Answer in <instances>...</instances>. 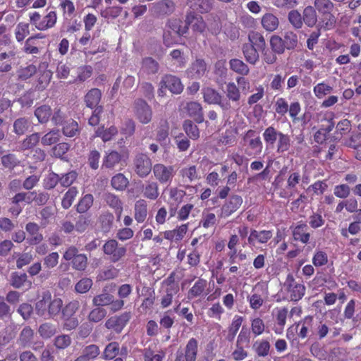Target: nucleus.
Instances as JSON below:
<instances>
[{"label": "nucleus", "mask_w": 361, "mask_h": 361, "mask_svg": "<svg viewBox=\"0 0 361 361\" xmlns=\"http://www.w3.org/2000/svg\"><path fill=\"white\" fill-rule=\"evenodd\" d=\"M63 306V300L59 298H52L49 290L44 291L39 299L35 304L36 314L44 319H52L61 312Z\"/></svg>", "instance_id": "1"}, {"label": "nucleus", "mask_w": 361, "mask_h": 361, "mask_svg": "<svg viewBox=\"0 0 361 361\" xmlns=\"http://www.w3.org/2000/svg\"><path fill=\"white\" fill-rule=\"evenodd\" d=\"M283 288L286 292L288 298L291 301H299L305 293V285L296 281L291 274L287 275Z\"/></svg>", "instance_id": "2"}, {"label": "nucleus", "mask_w": 361, "mask_h": 361, "mask_svg": "<svg viewBox=\"0 0 361 361\" xmlns=\"http://www.w3.org/2000/svg\"><path fill=\"white\" fill-rule=\"evenodd\" d=\"M153 174L161 184H170L176 174L173 166L156 164L152 168Z\"/></svg>", "instance_id": "3"}, {"label": "nucleus", "mask_w": 361, "mask_h": 361, "mask_svg": "<svg viewBox=\"0 0 361 361\" xmlns=\"http://www.w3.org/2000/svg\"><path fill=\"white\" fill-rule=\"evenodd\" d=\"M103 251L104 254L110 256L111 262H116L126 255L127 250L123 245L118 244L117 240L111 239L104 244Z\"/></svg>", "instance_id": "4"}, {"label": "nucleus", "mask_w": 361, "mask_h": 361, "mask_svg": "<svg viewBox=\"0 0 361 361\" xmlns=\"http://www.w3.org/2000/svg\"><path fill=\"white\" fill-rule=\"evenodd\" d=\"M185 21V25L188 27H190L194 33L207 35V23L204 21L203 18L199 14H197L193 11H189L187 13Z\"/></svg>", "instance_id": "5"}, {"label": "nucleus", "mask_w": 361, "mask_h": 361, "mask_svg": "<svg viewBox=\"0 0 361 361\" xmlns=\"http://www.w3.org/2000/svg\"><path fill=\"white\" fill-rule=\"evenodd\" d=\"M134 167L135 173L141 178L147 176L153 168L151 159L145 154H139L135 157Z\"/></svg>", "instance_id": "6"}, {"label": "nucleus", "mask_w": 361, "mask_h": 361, "mask_svg": "<svg viewBox=\"0 0 361 361\" xmlns=\"http://www.w3.org/2000/svg\"><path fill=\"white\" fill-rule=\"evenodd\" d=\"M204 101L209 104H218L224 110H228L231 108V104L228 101H222L221 95L211 87H205L202 90Z\"/></svg>", "instance_id": "7"}, {"label": "nucleus", "mask_w": 361, "mask_h": 361, "mask_svg": "<svg viewBox=\"0 0 361 361\" xmlns=\"http://www.w3.org/2000/svg\"><path fill=\"white\" fill-rule=\"evenodd\" d=\"M134 111L136 118L142 123H148L152 120V111L150 106L143 99H137L134 103Z\"/></svg>", "instance_id": "8"}, {"label": "nucleus", "mask_w": 361, "mask_h": 361, "mask_svg": "<svg viewBox=\"0 0 361 361\" xmlns=\"http://www.w3.org/2000/svg\"><path fill=\"white\" fill-rule=\"evenodd\" d=\"M160 84L161 87L159 90V95L164 92V87L167 88L173 94H180L183 90V85L180 78L172 75L164 76Z\"/></svg>", "instance_id": "9"}, {"label": "nucleus", "mask_w": 361, "mask_h": 361, "mask_svg": "<svg viewBox=\"0 0 361 361\" xmlns=\"http://www.w3.org/2000/svg\"><path fill=\"white\" fill-rule=\"evenodd\" d=\"M243 200L238 195L231 196L221 207L218 216L219 218H227L234 213L242 204Z\"/></svg>", "instance_id": "10"}, {"label": "nucleus", "mask_w": 361, "mask_h": 361, "mask_svg": "<svg viewBox=\"0 0 361 361\" xmlns=\"http://www.w3.org/2000/svg\"><path fill=\"white\" fill-rule=\"evenodd\" d=\"M175 10V4L171 0H162L152 4L149 8L152 15L160 17L171 14Z\"/></svg>", "instance_id": "11"}, {"label": "nucleus", "mask_w": 361, "mask_h": 361, "mask_svg": "<svg viewBox=\"0 0 361 361\" xmlns=\"http://www.w3.org/2000/svg\"><path fill=\"white\" fill-rule=\"evenodd\" d=\"M198 351V341L191 338L187 343L183 350H178L176 355L181 356L185 361H196Z\"/></svg>", "instance_id": "12"}, {"label": "nucleus", "mask_w": 361, "mask_h": 361, "mask_svg": "<svg viewBox=\"0 0 361 361\" xmlns=\"http://www.w3.org/2000/svg\"><path fill=\"white\" fill-rule=\"evenodd\" d=\"M207 69V67L205 61L202 59H197L185 71V75L190 79H200L204 75Z\"/></svg>", "instance_id": "13"}, {"label": "nucleus", "mask_w": 361, "mask_h": 361, "mask_svg": "<svg viewBox=\"0 0 361 361\" xmlns=\"http://www.w3.org/2000/svg\"><path fill=\"white\" fill-rule=\"evenodd\" d=\"M130 318L129 312H125L120 316L111 317L107 319L105 326L107 329H114L116 332H121Z\"/></svg>", "instance_id": "14"}, {"label": "nucleus", "mask_w": 361, "mask_h": 361, "mask_svg": "<svg viewBox=\"0 0 361 361\" xmlns=\"http://www.w3.org/2000/svg\"><path fill=\"white\" fill-rule=\"evenodd\" d=\"M187 115L192 118L196 122L200 123L204 121L203 111L201 104L197 102H188L183 107Z\"/></svg>", "instance_id": "15"}, {"label": "nucleus", "mask_w": 361, "mask_h": 361, "mask_svg": "<svg viewBox=\"0 0 361 361\" xmlns=\"http://www.w3.org/2000/svg\"><path fill=\"white\" fill-rule=\"evenodd\" d=\"M25 230L28 234L27 241L30 245L39 244L43 240V235L39 232V226L32 222L27 224Z\"/></svg>", "instance_id": "16"}, {"label": "nucleus", "mask_w": 361, "mask_h": 361, "mask_svg": "<svg viewBox=\"0 0 361 361\" xmlns=\"http://www.w3.org/2000/svg\"><path fill=\"white\" fill-rule=\"evenodd\" d=\"M273 236V233L271 231H256L252 230L248 237V243L250 245H255L256 243H266Z\"/></svg>", "instance_id": "17"}, {"label": "nucleus", "mask_w": 361, "mask_h": 361, "mask_svg": "<svg viewBox=\"0 0 361 361\" xmlns=\"http://www.w3.org/2000/svg\"><path fill=\"white\" fill-rule=\"evenodd\" d=\"M244 140H249V146L254 151V154H259L262 150V142L259 136H255V132L249 130L243 137Z\"/></svg>", "instance_id": "18"}, {"label": "nucleus", "mask_w": 361, "mask_h": 361, "mask_svg": "<svg viewBox=\"0 0 361 361\" xmlns=\"http://www.w3.org/2000/svg\"><path fill=\"white\" fill-rule=\"evenodd\" d=\"M143 196L149 200H155L159 195V185L155 181L147 180L142 186Z\"/></svg>", "instance_id": "19"}, {"label": "nucleus", "mask_w": 361, "mask_h": 361, "mask_svg": "<svg viewBox=\"0 0 361 361\" xmlns=\"http://www.w3.org/2000/svg\"><path fill=\"white\" fill-rule=\"evenodd\" d=\"M147 216V203L145 200L135 202L134 207V217L137 223H142Z\"/></svg>", "instance_id": "20"}, {"label": "nucleus", "mask_w": 361, "mask_h": 361, "mask_svg": "<svg viewBox=\"0 0 361 361\" xmlns=\"http://www.w3.org/2000/svg\"><path fill=\"white\" fill-rule=\"evenodd\" d=\"M179 290L178 286L174 283L167 284L166 293L161 299V305L162 308H166L171 305L173 296Z\"/></svg>", "instance_id": "21"}, {"label": "nucleus", "mask_w": 361, "mask_h": 361, "mask_svg": "<svg viewBox=\"0 0 361 361\" xmlns=\"http://www.w3.org/2000/svg\"><path fill=\"white\" fill-rule=\"evenodd\" d=\"M188 231V224H182L176 229L171 231H166L164 233V236L166 239L171 241H180Z\"/></svg>", "instance_id": "22"}, {"label": "nucleus", "mask_w": 361, "mask_h": 361, "mask_svg": "<svg viewBox=\"0 0 361 361\" xmlns=\"http://www.w3.org/2000/svg\"><path fill=\"white\" fill-rule=\"evenodd\" d=\"M102 97V92L98 88H92L85 96L84 101L87 107L97 108Z\"/></svg>", "instance_id": "23"}, {"label": "nucleus", "mask_w": 361, "mask_h": 361, "mask_svg": "<svg viewBox=\"0 0 361 361\" xmlns=\"http://www.w3.org/2000/svg\"><path fill=\"white\" fill-rule=\"evenodd\" d=\"M207 285V282L206 280L199 279L189 290L188 298L189 299H193L204 295Z\"/></svg>", "instance_id": "24"}, {"label": "nucleus", "mask_w": 361, "mask_h": 361, "mask_svg": "<svg viewBox=\"0 0 361 361\" xmlns=\"http://www.w3.org/2000/svg\"><path fill=\"white\" fill-rule=\"evenodd\" d=\"M261 23L262 27L269 32H273L276 30L279 25V20L278 18L271 13H265L262 18Z\"/></svg>", "instance_id": "25"}, {"label": "nucleus", "mask_w": 361, "mask_h": 361, "mask_svg": "<svg viewBox=\"0 0 361 361\" xmlns=\"http://www.w3.org/2000/svg\"><path fill=\"white\" fill-rule=\"evenodd\" d=\"M308 227L306 224L301 223L296 226L293 231V235L296 240H299L302 243H307L310 240V235L307 232Z\"/></svg>", "instance_id": "26"}, {"label": "nucleus", "mask_w": 361, "mask_h": 361, "mask_svg": "<svg viewBox=\"0 0 361 361\" xmlns=\"http://www.w3.org/2000/svg\"><path fill=\"white\" fill-rule=\"evenodd\" d=\"M121 161V154L116 151L112 150L106 152L103 159L102 166L108 168H114Z\"/></svg>", "instance_id": "27"}, {"label": "nucleus", "mask_w": 361, "mask_h": 361, "mask_svg": "<svg viewBox=\"0 0 361 361\" xmlns=\"http://www.w3.org/2000/svg\"><path fill=\"white\" fill-rule=\"evenodd\" d=\"M313 325H314L313 317L311 316L305 317L297 325V326H301V328L298 333V336L302 338H306L307 336L310 331H311L312 332L314 331L312 330Z\"/></svg>", "instance_id": "28"}, {"label": "nucleus", "mask_w": 361, "mask_h": 361, "mask_svg": "<svg viewBox=\"0 0 361 361\" xmlns=\"http://www.w3.org/2000/svg\"><path fill=\"white\" fill-rule=\"evenodd\" d=\"M301 180L303 183L308 182V178L305 176L302 178L299 171H290L287 178L286 188L288 190H295Z\"/></svg>", "instance_id": "29"}, {"label": "nucleus", "mask_w": 361, "mask_h": 361, "mask_svg": "<svg viewBox=\"0 0 361 361\" xmlns=\"http://www.w3.org/2000/svg\"><path fill=\"white\" fill-rule=\"evenodd\" d=\"M104 200L109 207L115 209V212L118 214V218H120L123 210L122 202L120 199L112 193H107L104 195Z\"/></svg>", "instance_id": "30"}, {"label": "nucleus", "mask_w": 361, "mask_h": 361, "mask_svg": "<svg viewBox=\"0 0 361 361\" xmlns=\"http://www.w3.org/2000/svg\"><path fill=\"white\" fill-rule=\"evenodd\" d=\"M243 52L246 61L250 64L255 65L259 60V54L252 45L246 44L243 45Z\"/></svg>", "instance_id": "31"}, {"label": "nucleus", "mask_w": 361, "mask_h": 361, "mask_svg": "<svg viewBox=\"0 0 361 361\" xmlns=\"http://www.w3.org/2000/svg\"><path fill=\"white\" fill-rule=\"evenodd\" d=\"M117 133L118 130L115 126H111L109 128L100 127L96 130L95 136L100 137L104 142H108L110 141Z\"/></svg>", "instance_id": "32"}, {"label": "nucleus", "mask_w": 361, "mask_h": 361, "mask_svg": "<svg viewBox=\"0 0 361 361\" xmlns=\"http://www.w3.org/2000/svg\"><path fill=\"white\" fill-rule=\"evenodd\" d=\"M271 345L267 340H259L253 344V350L259 357H266L269 354Z\"/></svg>", "instance_id": "33"}, {"label": "nucleus", "mask_w": 361, "mask_h": 361, "mask_svg": "<svg viewBox=\"0 0 361 361\" xmlns=\"http://www.w3.org/2000/svg\"><path fill=\"white\" fill-rule=\"evenodd\" d=\"M230 68L238 74L247 75L250 69L247 64L238 59H231L229 61Z\"/></svg>", "instance_id": "34"}, {"label": "nucleus", "mask_w": 361, "mask_h": 361, "mask_svg": "<svg viewBox=\"0 0 361 361\" xmlns=\"http://www.w3.org/2000/svg\"><path fill=\"white\" fill-rule=\"evenodd\" d=\"M158 70L159 64L152 58L148 57L143 59L140 71L141 72L147 75H150L155 74L158 72Z\"/></svg>", "instance_id": "35"}, {"label": "nucleus", "mask_w": 361, "mask_h": 361, "mask_svg": "<svg viewBox=\"0 0 361 361\" xmlns=\"http://www.w3.org/2000/svg\"><path fill=\"white\" fill-rule=\"evenodd\" d=\"M57 15L54 11H49L43 18L40 24V31H45L52 28L56 23Z\"/></svg>", "instance_id": "36"}, {"label": "nucleus", "mask_w": 361, "mask_h": 361, "mask_svg": "<svg viewBox=\"0 0 361 361\" xmlns=\"http://www.w3.org/2000/svg\"><path fill=\"white\" fill-rule=\"evenodd\" d=\"M113 296L104 288L101 294L94 297L92 303L97 307L109 305L113 302Z\"/></svg>", "instance_id": "37"}, {"label": "nucleus", "mask_w": 361, "mask_h": 361, "mask_svg": "<svg viewBox=\"0 0 361 361\" xmlns=\"http://www.w3.org/2000/svg\"><path fill=\"white\" fill-rule=\"evenodd\" d=\"M207 32L212 35H217L221 29V23L220 18L217 16L211 14L207 19Z\"/></svg>", "instance_id": "38"}, {"label": "nucleus", "mask_w": 361, "mask_h": 361, "mask_svg": "<svg viewBox=\"0 0 361 361\" xmlns=\"http://www.w3.org/2000/svg\"><path fill=\"white\" fill-rule=\"evenodd\" d=\"M225 92L227 98L232 102H238L240 99V90L233 82L226 84Z\"/></svg>", "instance_id": "39"}, {"label": "nucleus", "mask_w": 361, "mask_h": 361, "mask_svg": "<svg viewBox=\"0 0 361 361\" xmlns=\"http://www.w3.org/2000/svg\"><path fill=\"white\" fill-rule=\"evenodd\" d=\"M257 287V286L253 289L251 295L247 296V301L249 302L250 307L254 310H259L263 305L264 302V296L255 292Z\"/></svg>", "instance_id": "40"}, {"label": "nucleus", "mask_w": 361, "mask_h": 361, "mask_svg": "<svg viewBox=\"0 0 361 361\" xmlns=\"http://www.w3.org/2000/svg\"><path fill=\"white\" fill-rule=\"evenodd\" d=\"M281 133V131H278L274 127L269 126L267 128L263 133L264 140L267 144L273 145Z\"/></svg>", "instance_id": "41"}, {"label": "nucleus", "mask_w": 361, "mask_h": 361, "mask_svg": "<svg viewBox=\"0 0 361 361\" xmlns=\"http://www.w3.org/2000/svg\"><path fill=\"white\" fill-rule=\"evenodd\" d=\"M302 20L309 27H313L316 24L317 18L313 7L307 6L304 9Z\"/></svg>", "instance_id": "42"}, {"label": "nucleus", "mask_w": 361, "mask_h": 361, "mask_svg": "<svg viewBox=\"0 0 361 361\" xmlns=\"http://www.w3.org/2000/svg\"><path fill=\"white\" fill-rule=\"evenodd\" d=\"M243 322V317L239 315H235L232 322L228 327V339L229 341L233 340L237 332L238 331L242 323Z\"/></svg>", "instance_id": "43"}, {"label": "nucleus", "mask_w": 361, "mask_h": 361, "mask_svg": "<svg viewBox=\"0 0 361 361\" xmlns=\"http://www.w3.org/2000/svg\"><path fill=\"white\" fill-rule=\"evenodd\" d=\"M51 114V108L47 105H42L35 111V115L41 123H47L49 119Z\"/></svg>", "instance_id": "44"}, {"label": "nucleus", "mask_w": 361, "mask_h": 361, "mask_svg": "<svg viewBox=\"0 0 361 361\" xmlns=\"http://www.w3.org/2000/svg\"><path fill=\"white\" fill-rule=\"evenodd\" d=\"M78 194V191L75 187L70 188L62 199L61 205L63 208L67 209L71 207Z\"/></svg>", "instance_id": "45"}, {"label": "nucleus", "mask_w": 361, "mask_h": 361, "mask_svg": "<svg viewBox=\"0 0 361 361\" xmlns=\"http://www.w3.org/2000/svg\"><path fill=\"white\" fill-rule=\"evenodd\" d=\"M128 183V179L122 173H118L111 178V185L117 190H125Z\"/></svg>", "instance_id": "46"}, {"label": "nucleus", "mask_w": 361, "mask_h": 361, "mask_svg": "<svg viewBox=\"0 0 361 361\" xmlns=\"http://www.w3.org/2000/svg\"><path fill=\"white\" fill-rule=\"evenodd\" d=\"M333 91V87L325 83L320 82L313 88V92L318 99H322L326 95L329 94Z\"/></svg>", "instance_id": "47"}, {"label": "nucleus", "mask_w": 361, "mask_h": 361, "mask_svg": "<svg viewBox=\"0 0 361 361\" xmlns=\"http://www.w3.org/2000/svg\"><path fill=\"white\" fill-rule=\"evenodd\" d=\"M119 344L111 342L104 348L102 357L105 360H112L119 353Z\"/></svg>", "instance_id": "48"}, {"label": "nucleus", "mask_w": 361, "mask_h": 361, "mask_svg": "<svg viewBox=\"0 0 361 361\" xmlns=\"http://www.w3.org/2000/svg\"><path fill=\"white\" fill-rule=\"evenodd\" d=\"M79 133L78 124L73 120L66 121L63 127V133L66 137H73Z\"/></svg>", "instance_id": "49"}, {"label": "nucleus", "mask_w": 361, "mask_h": 361, "mask_svg": "<svg viewBox=\"0 0 361 361\" xmlns=\"http://www.w3.org/2000/svg\"><path fill=\"white\" fill-rule=\"evenodd\" d=\"M277 140L278 153H283L289 149L290 146V138L288 135L281 133Z\"/></svg>", "instance_id": "50"}, {"label": "nucleus", "mask_w": 361, "mask_h": 361, "mask_svg": "<svg viewBox=\"0 0 361 361\" xmlns=\"http://www.w3.org/2000/svg\"><path fill=\"white\" fill-rule=\"evenodd\" d=\"M94 198L92 195L87 194L83 196L79 201L77 205V211L79 213H84L87 212L92 205Z\"/></svg>", "instance_id": "51"}, {"label": "nucleus", "mask_w": 361, "mask_h": 361, "mask_svg": "<svg viewBox=\"0 0 361 361\" xmlns=\"http://www.w3.org/2000/svg\"><path fill=\"white\" fill-rule=\"evenodd\" d=\"M180 174L185 181L191 183L198 178V174L195 166L185 167L181 169Z\"/></svg>", "instance_id": "52"}, {"label": "nucleus", "mask_w": 361, "mask_h": 361, "mask_svg": "<svg viewBox=\"0 0 361 361\" xmlns=\"http://www.w3.org/2000/svg\"><path fill=\"white\" fill-rule=\"evenodd\" d=\"M35 200V191L33 192H23L16 194L12 198V202L13 204H18L24 202L27 204H30Z\"/></svg>", "instance_id": "53"}, {"label": "nucleus", "mask_w": 361, "mask_h": 361, "mask_svg": "<svg viewBox=\"0 0 361 361\" xmlns=\"http://www.w3.org/2000/svg\"><path fill=\"white\" fill-rule=\"evenodd\" d=\"M183 128L188 136L192 139L197 140L200 137V130L197 126L192 123L190 120H186L183 124Z\"/></svg>", "instance_id": "54"}, {"label": "nucleus", "mask_w": 361, "mask_h": 361, "mask_svg": "<svg viewBox=\"0 0 361 361\" xmlns=\"http://www.w3.org/2000/svg\"><path fill=\"white\" fill-rule=\"evenodd\" d=\"M30 126L29 121L25 118L16 119L13 123V130L17 135H23L28 129Z\"/></svg>", "instance_id": "55"}, {"label": "nucleus", "mask_w": 361, "mask_h": 361, "mask_svg": "<svg viewBox=\"0 0 361 361\" xmlns=\"http://www.w3.org/2000/svg\"><path fill=\"white\" fill-rule=\"evenodd\" d=\"M328 255L324 251L316 250L312 257V264L315 267H322L328 263Z\"/></svg>", "instance_id": "56"}, {"label": "nucleus", "mask_w": 361, "mask_h": 361, "mask_svg": "<svg viewBox=\"0 0 361 361\" xmlns=\"http://www.w3.org/2000/svg\"><path fill=\"white\" fill-rule=\"evenodd\" d=\"M271 78L272 79L269 83L270 89L274 92H282L285 78L281 74L271 75Z\"/></svg>", "instance_id": "57"}, {"label": "nucleus", "mask_w": 361, "mask_h": 361, "mask_svg": "<svg viewBox=\"0 0 361 361\" xmlns=\"http://www.w3.org/2000/svg\"><path fill=\"white\" fill-rule=\"evenodd\" d=\"M118 275V270L113 266H110L99 273L97 279L99 281H105L114 279Z\"/></svg>", "instance_id": "58"}, {"label": "nucleus", "mask_w": 361, "mask_h": 361, "mask_svg": "<svg viewBox=\"0 0 361 361\" xmlns=\"http://www.w3.org/2000/svg\"><path fill=\"white\" fill-rule=\"evenodd\" d=\"M311 354L320 360H326L327 361H334L333 358L330 356L326 358V353L324 348H322L319 344L314 343L310 347Z\"/></svg>", "instance_id": "59"}, {"label": "nucleus", "mask_w": 361, "mask_h": 361, "mask_svg": "<svg viewBox=\"0 0 361 361\" xmlns=\"http://www.w3.org/2000/svg\"><path fill=\"white\" fill-rule=\"evenodd\" d=\"M29 24L26 23H19L15 30L16 39L18 42H22L29 35Z\"/></svg>", "instance_id": "60"}, {"label": "nucleus", "mask_w": 361, "mask_h": 361, "mask_svg": "<svg viewBox=\"0 0 361 361\" xmlns=\"http://www.w3.org/2000/svg\"><path fill=\"white\" fill-rule=\"evenodd\" d=\"M250 45L257 47L259 49H262L265 46V40L264 37L258 32H251L248 35Z\"/></svg>", "instance_id": "61"}, {"label": "nucleus", "mask_w": 361, "mask_h": 361, "mask_svg": "<svg viewBox=\"0 0 361 361\" xmlns=\"http://www.w3.org/2000/svg\"><path fill=\"white\" fill-rule=\"evenodd\" d=\"M270 45L272 50L277 54H282L286 48L283 39L277 35H273L271 37Z\"/></svg>", "instance_id": "62"}, {"label": "nucleus", "mask_w": 361, "mask_h": 361, "mask_svg": "<svg viewBox=\"0 0 361 361\" xmlns=\"http://www.w3.org/2000/svg\"><path fill=\"white\" fill-rule=\"evenodd\" d=\"M40 135L37 133L27 136L21 143L20 149H28L35 147L39 141Z\"/></svg>", "instance_id": "63"}, {"label": "nucleus", "mask_w": 361, "mask_h": 361, "mask_svg": "<svg viewBox=\"0 0 361 361\" xmlns=\"http://www.w3.org/2000/svg\"><path fill=\"white\" fill-rule=\"evenodd\" d=\"M100 353L99 348L94 344L89 345L86 346L83 350L82 355L92 361L94 360Z\"/></svg>", "instance_id": "64"}]
</instances>
